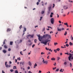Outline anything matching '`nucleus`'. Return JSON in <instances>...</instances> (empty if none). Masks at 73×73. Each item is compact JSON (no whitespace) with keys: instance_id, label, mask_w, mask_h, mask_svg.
Here are the masks:
<instances>
[{"instance_id":"nucleus-1","label":"nucleus","mask_w":73,"mask_h":73,"mask_svg":"<svg viewBox=\"0 0 73 73\" xmlns=\"http://www.w3.org/2000/svg\"><path fill=\"white\" fill-rule=\"evenodd\" d=\"M44 41H42L40 42L41 44H44V45H46L47 44V42H49V41H50V40H44Z\"/></svg>"},{"instance_id":"nucleus-2","label":"nucleus","mask_w":73,"mask_h":73,"mask_svg":"<svg viewBox=\"0 0 73 73\" xmlns=\"http://www.w3.org/2000/svg\"><path fill=\"white\" fill-rule=\"evenodd\" d=\"M69 54V56L68 57V60L69 61H71V59L72 60L73 59V54H71L70 53Z\"/></svg>"},{"instance_id":"nucleus-3","label":"nucleus","mask_w":73,"mask_h":73,"mask_svg":"<svg viewBox=\"0 0 73 73\" xmlns=\"http://www.w3.org/2000/svg\"><path fill=\"white\" fill-rule=\"evenodd\" d=\"M38 37V39L40 41H41L42 39V37H40V35H37Z\"/></svg>"},{"instance_id":"nucleus-4","label":"nucleus","mask_w":73,"mask_h":73,"mask_svg":"<svg viewBox=\"0 0 73 73\" xmlns=\"http://www.w3.org/2000/svg\"><path fill=\"white\" fill-rule=\"evenodd\" d=\"M51 23L52 24H54V19L53 18H52L50 19Z\"/></svg>"},{"instance_id":"nucleus-5","label":"nucleus","mask_w":73,"mask_h":73,"mask_svg":"<svg viewBox=\"0 0 73 73\" xmlns=\"http://www.w3.org/2000/svg\"><path fill=\"white\" fill-rule=\"evenodd\" d=\"M7 62H5V66L6 68H9L10 67H11V65H8L7 64Z\"/></svg>"},{"instance_id":"nucleus-6","label":"nucleus","mask_w":73,"mask_h":73,"mask_svg":"<svg viewBox=\"0 0 73 73\" xmlns=\"http://www.w3.org/2000/svg\"><path fill=\"white\" fill-rule=\"evenodd\" d=\"M42 59H43L42 61L43 62L44 64H47L48 63V62L47 61H44V58H42Z\"/></svg>"},{"instance_id":"nucleus-7","label":"nucleus","mask_w":73,"mask_h":73,"mask_svg":"<svg viewBox=\"0 0 73 73\" xmlns=\"http://www.w3.org/2000/svg\"><path fill=\"white\" fill-rule=\"evenodd\" d=\"M20 64H22V65H24V64H25V62H20Z\"/></svg>"},{"instance_id":"nucleus-8","label":"nucleus","mask_w":73,"mask_h":73,"mask_svg":"<svg viewBox=\"0 0 73 73\" xmlns=\"http://www.w3.org/2000/svg\"><path fill=\"white\" fill-rule=\"evenodd\" d=\"M64 9H68V7L66 6H64Z\"/></svg>"},{"instance_id":"nucleus-9","label":"nucleus","mask_w":73,"mask_h":73,"mask_svg":"<svg viewBox=\"0 0 73 73\" xmlns=\"http://www.w3.org/2000/svg\"><path fill=\"white\" fill-rule=\"evenodd\" d=\"M7 42V40H6V39H5V40H4V41L3 43V45H4V44L5 45V42Z\"/></svg>"},{"instance_id":"nucleus-10","label":"nucleus","mask_w":73,"mask_h":73,"mask_svg":"<svg viewBox=\"0 0 73 73\" xmlns=\"http://www.w3.org/2000/svg\"><path fill=\"white\" fill-rule=\"evenodd\" d=\"M24 31L23 30V35H24V34H25V31H26V28H24Z\"/></svg>"},{"instance_id":"nucleus-11","label":"nucleus","mask_w":73,"mask_h":73,"mask_svg":"<svg viewBox=\"0 0 73 73\" xmlns=\"http://www.w3.org/2000/svg\"><path fill=\"white\" fill-rule=\"evenodd\" d=\"M11 31V29H10L9 28H8L7 29V32H10Z\"/></svg>"},{"instance_id":"nucleus-12","label":"nucleus","mask_w":73,"mask_h":73,"mask_svg":"<svg viewBox=\"0 0 73 73\" xmlns=\"http://www.w3.org/2000/svg\"><path fill=\"white\" fill-rule=\"evenodd\" d=\"M34 65V68H36V66H37V64H36V63H35Z\"/></svg>"},{"instance_id":"nucleus-13","label":"nucleus","mask_w":73,"mask_h":73,"mask_svg":"<svg viewBox=\"0 0 73 73\" xmlns=\"http://www.w3.org/2000/svg\"><path fill=\"white\" fill-rule=\"evenodd\" d=\"M48 34H46L45 35H43V37H48Z\"/></svg>"},{"instance_id":"nucleus-14","label":"nucleus","mask_w":73,"mask_h":73,"mask_svg":"<svg viewBox=\"0 0 73 73\" xmlns=\"http://www.w3.org/2000/svg\"><path fill=\"white\" fill-rule=\"evenodd\" d=\"M3 53H7V51L5 50H3Z\"/></svg>"},{"instance_id":"nucleus-15","label":"nucleus","mask_w":73,"mask_h":73,"mask_svg":"<svg viewBox=\"0 0 73 73\" xmlns=\"http://www.w3.org/2000/svg\"><path fill=\"white\" fill-rule=\"evenodd\" d=\"M58 31H61V29H59V27L57 28Z\"/></svg>"},{"instance_id":"nucleus-16","label":"nucleus","mask_w":73,"mask_h":73,"mask_svg":"<svg viewBox=\"0 0 73 73\" xmlns=\"http://www.w3.org/2000/svg\"><path fill=\"white\" fill-rule=\"evenodd\" d=\"M64 65H67V62H65L64 63Z\"/></svg>"},{"instance_id":"nucleus-17","label":"nucleus","mask_w":73,"mask_h":73,"mask_svg":"<svg viewBox=\"0 0 73 73\" xmlns=\"http://www.w3.org/2000/svg\"><path fill=\"white\" fill-rule=\"evenodd\" d=\"M29 65H30V66H31L32 65V64L31 63V62L30 61L29 62Z\"/></svg>"},{"instance_id":"nucleus-18","label":"nucleus","mask_w":73,"mask_h":73,"mask_svg":"<svg viewBox=\"0 0 73 73\" xmlns=\"http://www.w3.org/2000/svg\"><path fill=\"white\" fill-rule=\"evenodd\" d=\"M51 60H52V61H53V60L54 61L55 60H56V59L54 58H51Z\"/></svg>"},{"instance_id":"nucleus-19","label":"nucleus","mask_w":73,"mask_h":73,"mask_svg":"<svg viewBox=\"0 0 73 73\" xmlns=\"http://www.w3.org/2000/svg\"><path fill=\"white\" fill-rule=\"evenodd\" d=\"M4 47L5 49H7V45H4Z\"/></svg>"},{"instance_id":"nucleus-20","label":"nucleus","mask_w":73,"mask_h":73,"mask_svg":"<svg viewBox=\"0 0 73 73\" xmlns=\"http://www.w3.org/2000/svg\"><path fill=\"white\" fill-rule=\"evenodd\" d=\"M48 37L49 38H51V36H50V35H49L48 34Z\"/></svg>"},{"instance_id":"nucleus-21","label":"nucleus","mask_w":73,"mask_h":73,"mask_svg":"<svg viewBox=\"0 0 73 73\" xmlns=\"http://www.w3.org/2000/svg\"><path fill=\"white\" fill-rule=\"evenodd\" d=\"M49 11H50V9H51V7L50 6L48 8Z\"/></svg>"},{"instance_id":"nucleus-22","label":"nucleus","mask_w":73,"mask_h":73,"mask_svg":"<svg viewBox=\"0 0 73 73\" xmlns=\"http://www.w3.org/2000/svg\"><path fill=\"white\" fill-rule=\"evenodd\" d=\"M72 63H70V67H72Z\"/></svg>"},{"instance_id":"nucleus-23","label":"nucleus","mask_w":73,"mask_h":73,"mask_svg":"<svg viewBox=\"0 0 73 73\" xmlns=\"http://www.w3.org/2000/svg\"><path fill=\"white\" fill-rule=\"evenodd\" d=\"M56 45H58V43H57V42H54V45H55V46H56Z\"/></svg>"},{"instance_id":"nucleus-24","label":"nucleus","mask_w":73,"mask_h":73,"mask_svg":"<svg viewBox=\"0 0 73 73\" xmlns=\"http://www.w3.org/2000/svg\"><path fill=\"white\" fill-rule=\"evenodd\" d=\"M10 45H13V42H10Z\"/></svg>"},{"instance_id":"nucleus-25","label":"nucleus","mask_w":73,"mask_h":73,"mask_svg":"<svg viewBox=\"0 0 73 73\" xmlns=\"http://www.w3.org/2000/svg\"><path fill=\"white\" fill-rule=\"evenodd\" d=\"M57 60L58 61L59 60H60V58L59 57H57Z\"/></svg>"},{"instance_id":"nucleus-26","label":"nucleus","mask_w":73,"mask_h":73,"mask_svg":"<svg viewBox=\"0 0 73 73\" xmlns=\"http://www.w3.org/2000/svg\"><path fill=\"white\" fill-rule=\"evenodd\" d=\"M69 44L71 46V45H73V43L72 42H70L69 43Z\"/></svg>"},{"instance_id":"nucleus-27","label":"nucleus","mask_w":73,"mask_h":73,"mask_svg":"<svg viewBox=\"0 0 73 73\" xmlns=\"http://www.w3.org/2000/svg\"><path fill=\"white\" fill-rule=\"evenodd\" d=\"M67 35V32L66 31H65V33L64 34V36H66V35Z\"/></svg>"},{"instance_id":"nucleus-28","label":"nucleus","mask_w":73,"mask_h":73,"mask_svg":"<svg viewBox=\"0 0 73 73\" xmlns=\"http://www.w3.org/2000/svg\"><path fill=\"white\" fill-rule=\"evenodd\" d=\"M44 11H42L41 12V14H42V15H43V14H44Z\"/></svg>"},{"instance_id":"nucleus-29","label":"nucleus","mask_w":73,"mask_h":73,"mask_svg":"<svg viewBox=\"0 0 73 73\" xmlns=\"http://www.w3.org/2000/svg\"><path fill=\"white\" fill-rule=\"evenodd\" d=\"M47 55H50V52H48L47 54Z\"/></svg>"},{"instance_id":"nucleus-30","label":"nucleus","mask_w":73,"mask_h":73,"mask_svg":"<svg viewBox=\"0 0 73 73\" xmlns=\"http://www.w3.org/2000/svg\"><path fill=\"white\" fill-rule=\"evenodd\" d=\"M13 69H16V66H14L13 67Z\"/></svg>"},{"instance_id":"nucleus-31","label":"nucleus","mask_w":73,"mask_h":73,"mask_svg":"<svg viewBox=\"0 0 73 73\" xmlns=\"http://www.w3.org/2000/svg\"><path fill=\"white\" fill-rule=\"evenodd\" d=\"M64 25H68V23H64Z\"/></svg>"},{"instance_id":"nucleus-32","label":"nucleus","mask_w":73,"mask_h":73,"mask_svg":"<svg viewBox=\"0 0 73 73\" xmlns=\"http://www.w3.org/2000/svg\"><path fill=\"white\" fill-rule=\"evenodd\" d=\"M33 36H34V35H31V37L32 38H33Z\"/></svg>"},{"instance_id":"nucleus-33","label":"nucleus","mask_w":73,"mask_h":73,"mask_svg":"<svg viewBox=\"0 0 73 73\" xmlns=\"http://www.w3.org/2000/svg\"><path fill=\"white\" fill-rule=\"evenodd\" d=\"M17 60H19V61H20L21 60V59H20V58L19 57V58H17Z\"/></svg>"},{"instance_id":"nucleus-34","label":"nucleus","mask_w":73,"mask_h":73,"mask_svg":"<svg viewBox=\"0 0 73 73\" xmlns=\"http://www.w3.org/2000/svg\"><path fill=\"white\" fill-rule=\"evenodd\" d=\"M66 46L67 47H68V46H69V44H66Z\"/></svg>"},{"instance_id":"nucleus-35","label":"nucleus","mask_w":73,"mask_h":73,"mask_svg":"<svg viewBox=\"0 0 73 73\" xmlns=\"http://www.w3.org/2000/svg\"><path fill=\"white\" fill-rule=\"evenodd\" d=\"M65 54H67V55L68 56V55H69V53H68V52L65 53Z\"/></svg>"},{"instance_id":"nucleus-36","label":"nucleus","mask_w":73,"mask_h":73,"mask_svg":"<svg viewBox=\"0 0 73 73\" xmlns=\"http://www.w3.org/2000/svg\"><path fill=\"white\" fill-rule=\"evenodd\" d=\"M42 17H40V21H41V20H42Z\"/></svg>"},{"instance_id":"nucleus-37","label":"nucleus","mask_w":73,"mask_h":73,"mask_svg":"<svg viewBox=\"0 0 73 73\" xmlns=\"http://www.w3.org/2000/svg\"><path fill=\"white\" fill-rule=\"evenodd\" d=\"M40 4V3L38 2H37L36 4L37 5H38V4Z\"/></svg>"},{"instance_id":"nucleus-38","label":"nucleus","mask_w":73,"mask_h":73,"mask_svg":"<svg viewBox=\"0 0 73 73\" xmlns=\"http://www.w3.org/2000/svg\"><path fill=\"white\" fill-rule=\"evenodd\" d=\"M56 50H57V51H59L60 50V48H58L56 49Z\"/></svg>"},{"instance_id":"nucleus-39","label":"nucleus","mask_w":73,"mask_h":73,"mask_svg":"<svg viewBox=\"0 0 73 73\" xmlns=\"http://www.w3.org/2000/svg\"><path fill=\"white\" fill-rule=\"evenodd\" d=\"M45 48H46V50H48L49 48H47V47H46Z\"/></svg>"},{"instance_id":"nucleus-40","label":"nucleus","mask_w":73,"mask_h":73,"mask_svg":"<svg viewBox=\"0 0 73 73\" xmlns=\"http://www.w3.org/2000/svg\"><path fill=\"white\" fill-rule=\"evenodd\" d=\"M15 73H19L18 72V71L17 70H16L15 71Z\"/></svg>"},{"instance_id":"nucleus-41","label":"nucleus","mask_w":73,"mask_h":73,"mask_svg":"<svg viewBox=\"0 0 73 73\" xmlns=\"http://www.w3.org/2000/svg\"><path fill=\"white\" fill-rule=\"evenodd\" d=\"M59 70V69L58 68H57V69L56 70V72H58Z\"/></svg>"},{"instance_id":"nucleus-42","label":"nucleus","mask_w":73,"mask_h":73,"mask_svg":"<svg viewBox=\"0 0 73 73\" xmlns=\"http://www.w3.org/2000/svg\"><path fill=\"white\" fill-rule=\"evenodd\" d=\"M64 28H62V29H61V31H64Z\"/></svg>"},{"instance_id":"nucleus-43","label":"nucleus","mask_w":73,"mask_h":73,"mask_svg":"<svg viewBox=\"0 0 73 73\" xmlns=\"http://www.w3.org/2000/svg\"><path fill=\"white\" fill-rule=\"evenodd\" d=\"M8 51H10L11 50V48H9L8 50Z\"/></svg>"},{"instance_id":"nucleus-44","label":"nucleus","mask_w":73,"mask_h":73,"mask_svg":"<svg viewBox=\"0 0 73 73\" xmlns=\"http://www.w3.org/2000/svg\"><path fill=\"white\" fill-rule=\"evenodd\" d=\"M54 51L55 53H57V50H54Z\"/></svg>"},{"instance_id":"nucleus-45","label":"nucleus","mask_w":73,"mask_h":73,"mask_svg":"<svg viewBox=\"0 0 73 73\" xmlns=\"http://www.w3.org/2000/svg\"><path fill=\"white\" fill-rule=\"evenodd\" d=\"M10 71L11 72H13V69H11L10 70Z\"/></svg>"},{"instance_id":"nucleus-46","label":"nucleus","mask_w":73,"mask_h":73,"mask_svg":"<svg viewBox=\"0 0 73 73\" xmlns=\"http://www.w3.org/2000/svg\"><path fill=\"white\" fill-rule=\"evenodd\" d=\"M54 66H56V63L55 62L54 64Z\"/></svg>"},{"instance_id":"nucleus-47","label":"nucleus","mask_w":73,"mask_h":73,"mask_svg":"<svg viewBox=\"0 0 73 73\" xmlns=\"http://www.w3.org/2000/svg\"><path fill=\"white\" fill-rule=\"evenodd\" d=\"M28 37H30V36H31V35H27Z\"/></svg>"},{"instance_id":"nucleus-48","label":"nucleus","mask_w":73,"mask_h":73,"mask_svg":"<svg viewBox=\"0 0 73 73\" xmlns=\"http://www.w3.org/2000/svg\"><path fill=\"white\" fill-rule=\"evenodd\" d=\"M21 53H22V51H21V52H20V53L21 54V55H23V54Z\"/></svg>"},{"instance_id":"nucleus-49","label":"nucleus","mask_w":73,"mask_h":73,"mask_svg":"<svg viewBox=\"0 0 73 73\" xmlns=\"http://www.w3.org/2000/svg\"><path fill=\"white\" fill-rule=\"evenodd\" d=\"M22 28V25H21L19 27L20 29H21V28Z\"/></svg>"},{"instance_id":"nucleus-50","label":"nucleus","mask_w":73,"mask_h":73,"mask_svg":"<svg viewBox=\"0 0 73 73\" xmlns=\"http://www.w3.org/2000/svg\"><path fill=\"white\" fill-rule=\"evenodd\" d=\"M50 15H54V14L52 13H51Z\"/></svg>"},{"instance_id":"nucleus-51","label":"nucleus","mask_w":73,"mask_h":73,"mask_svg":"<svg viewBox=\"0 0 73 73\" xmlns=\"http://www.w3.org/2000/svg\"><path fill=\"white\" fill-rule=\"evenodd\" d=\"M41 71L39 70L38 72L39 73H41Z\"/></svg>"},{"instance_id":"nucleus-52","label":"nucleus","mask_w":73,"mask_h":73,"mask_svg":"<svg viewBox=\"0 0 73 73\" xmlns=\"http://www.w3.org/2000/svg\"><path fill=\"white\" fill-rule=\"evenodd\" d=\"M2 49V47H0V50H1Z\"/></svg>"},{"instance_id":"nucleus-53","label":"nucleus","mask_w":73,"mask_h":73,"mask_svg":"<svg viewBox=\"0 0 73 73\" xmlns=\"http://www.w3.org/2000/svg\"><path fill=\"white\" fill-rule=\"evenodd\" d=\"M57 17L58 18V17H59V15L57 14Z\"/></svg>"},{"instance_id":"nucleus-54","label":"nucleus","mask_w":73,"mask_h":73,"mask_svg":"<svg viewBox=\"0 0 73 73\" xmlns=\"http://www.w3.org/2000/svg\"><path fill=\"white\" fill-rule=\"evenodd\" d=\"M35 46V45L33 44V45L32 46V48H34V47Z\"/></svg>"},{"instance_id":"nucleus-55","label":"nucleus","mask_w":73,"mask_h":73,"mask_svg":"<svg viewBox=\"0 0 73 73\" xmlns=\"http://www.w3.org/2000/svg\"><path fill=\"white\" fill-rule=\"evenodd\" d=\"M60 56H62V53H60Z\"/></svg>"},{"instance_id":"nucleus-56","label":"nucleus","mask_w":73,"mask_h":73,"mask_svg":"<svg viewBox=\"0 0 73 73\" xmlns=\"http://www.w3.org/2000/svg\"><path fill=\"white\" fill-rule=\"evenodd\" d=\"M49 56H47V58L48 59H49Z\"/></svg>"},{"instance_id":"nucleus-57","label":"nucleus","mask_w":73,"mask_h":73,"mask_svg":"<svg viewBox=\"0 0 73 73\" xmlns=\"http://www.w3.org/2000/svg\"><path fill=\"white\" fill-rule=\"evenodd\" d=\"M28 69H30V67L29 66H28Z\"/></svg>"},{"instance_id":"nucleus-58","label":"nucleus","mask_w":73,"mask_h":73,"mask_svg":"<svg viewBox=\"0 0 73 73\" xmlns=\"http://www.w3.org/2000/svg\"><path fill=\"white\" fill-rule=\"evenodd\" d=\"M2 73H5V72H4L3 70L2 71Z\"/></svg>"},{"instance_id":"nucleus-59","label":"nucleus","mask_w":73,"mask_h":73,"mask_svg":"<svg viewBox=\"0 0 73 73\" xmlns=\"http://www.w3.org/2000/svg\"><path fill=\"white\" fill-rule=\"evenodd\" d=\"M50 17H53V15H50Z\"/></svg>"},{"instance_id":"nucleus-60","label":"nucleus","mask_w":73,"mask_h":73,"mask_svg":"<svg viewBox=\"0 0 73 73\" xmlns=\"http://www.w3.org/2000/svg\"><path fill=\"white\" fill-rule=\"evenodd\" d=\"M59 23H60V24H61V21H59Z\"/></svg>"},{"instance_id":"nucleus-61","label":"nucleus","mask_w":73,"mask_h":73,"mask_svg":"<svg viewBox=\"0 0 73 73\" xmlns=\"http://www.w3.org/2000/svg\"><path fill=\"white\" fill-rule=\"evenodd\" d=\"M61 48H65L64 47H63L62 46H61Z\"/></svg>"},{"instance_id":"nucleus-62","label":"nucleus","mask_w":73,"mask_h":73,"mask_svg":"<svg viewBox=\"0 0 73 73\" xmlns=\"http://www.w3.org/2000/svg\"><path fill=\"white\" fill-rule=\"evenodd\" d=\"M15 62H17V59H15Z\"/></svg>"},{"instance_id":"nucleus-63","label":"nucleus","mask_w":73,"mask_h":73,"mask_svg":"<svg viewBox=\"0 0 73 73\" xmlns=\"http://www.w3.org/2000/svg\"><path fill=\"white\" fill-rule=\"evenodd\" d=\"M28 73H32V72H31V71H29L28 72Z\"/></svg>"},{"instance_id":"nucleus-64","label":"nucleus","mask_w":73,"mask_h":73,"mask_svg":"<svg viewBox=\"0 0 73 73\" xmlns=\"http://www.w3.org/2000/svg\"><path fill=\"white\" fill-rule=\"evenodd\" d=\"M45 29V28H44L43 29V31H44Z\"/></svg>"}]
</instances>
